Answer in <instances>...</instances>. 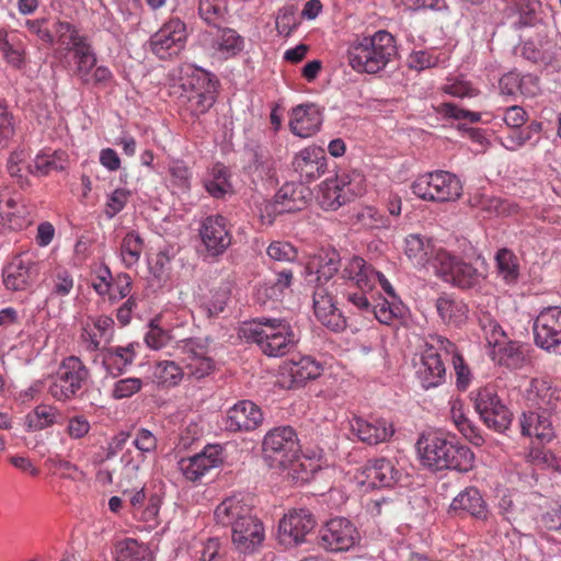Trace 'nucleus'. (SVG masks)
<instances>
[{
    "instance_id": "nucleus-1",
    "label": "nucleus",
    "mask_w": 561,
    "mask_h": 561,
    "mask_svg": "<svg viewBox=\"0 0 561 561\" xmlns=\"http://www.w3.org/2000/svg\"><path fill=\"white\" fill-rule=\"evenodd\" d=\"M398 55L394 37L387 31L357 35L347 46L348 65L356 72L375 75L383 70Z\"/></svg>"
},
{
    "instance_id": "nucleus-2",
    "label": "nucleus",
    "mask_w": 561,
    "mask_h": 561,
    "mask_svg": "<svg viewBox=\"0 0 561 561\" xmlns=\"http://www.w3.org/2000/svg\"><path fill=\"white\" fill-rule=\"evenodd\" d=\"M241 332L247 341L255 343L263 354L271 357L288 354L298 342L288 322L276 318H260L244 323Z\"/></svg>"
},
{
    "instance_id": "nucleus-3",
    "label": "nucleus",
    "mask_w": 561,
    "mask_h": 561,
    "mask_svg": "<svg viewBox=\"0 0 561 561\" xmlns=\"http://www.w3.org/2000/svg\"><path fill=\"white\" fill-rule=\"evenodd\" d=\"M435 275L443 282L459 289H472L479 287L484 279L483 273L472 264L465 262L443 248H438L432 260Z\"/></svg>"
},
{
    "instance_id": "nucleus-4",
    "label": "nucleus",
    "mask_w": 561,
    "mask_h": 561,
    "mask_svg": "<svg viewBox=\"0 0 561 561\" xmlns=\"http://www.w3.org/2000/svg\"><path fill=\"white\" fill-rule=\"evenodd\" d=\"M68 61L71 75L84 87L106 88L114 81V75L108 67L98 66L96 53L90 42L71 53Z\"/></svg>"
},
{
    "instance_id": "nucleus-5",
    "label": "nucleus",
    "mask_w": 561,
    "mask_h": 561,
    "mask_svg": "<svg viewBox=\"0 0 561 561\" xmlns=\"http://www.w3.org/2000/svg\"><path fill=\"white\" fill-rule=\"evenodd\" d=\"M90 377L89 369L77 356L65 358L49 385L48 392L57 401L76 398Z\"/></svg>"
},
{
    "instance_id": "nucleus-6",
    "label": "nucleus",
    "mask_w": 561,
    "mask_h": 561,
    "mask_svg": "<svg viewBox=\"0 0 561 561\" xmlns=\"http://www.w3.org/2000/svg\"><path fill=\"white\" fill-rule=\"evenodd\" d=\"M471 400L480 420L495 432H504L512 423V412L497 394L494 385L480 387L471 392Z\"/></svg>"
},
{
    "instance_id": "nucleus-7",
    "label": "nucleus",
    "mask_w": 561,
    "mask_h": 561,
    "mask_svg": "<svg viewBox=\"0 0 561 561\" xmlns=\"http://www.w3.org/2000/svg\"><path fill=\"white\" fill-rule=\"evenodd\" d=\"M42 270L35 254L19 252L10 257L2 270L3 285L10 291H26L37 282Z\"/></svg>"
},
{
    "instance_id": "nucleus-8",
    "label": "nucleus",
    "mask_w": 561,
    "mask_h": 561,
    "mask_svg": "<svg viewBox=\"0 0 561 561\" xmlns=\"http://www.w3.org/2000/svg\"><path fill=\"white\" fill-rule=\"evenodd\" d=\"M180 102L192 115L207 112L215 103V90L208 73L194 70L192 75L181 78Z\"/></svg>"
},
{
    "instance_id": "nucleus-9",
    "label": "nucleus",
    "mask_w": 561,
    "mask_h": 561,
    "mask_svg": "<svg viewBox=\"0 0 561 561\" xmlns=\"http://www.w3.org/2000/svg\"><path fill=\"white\" fill-rule=\"evenodd\" d=\"M187 37L186 24L171 18L150 37V49L160 59H171L184 49Z\"/></svg>"
},
{
    "instance_id": "nucleus-10",
    "label": "nucleus",
    "mask_w": 561,
    "mask_h": 561,
    "mask_svg": "<svg viewBox=\"0 0 561 561\" xmlns=\"http://www.w3.org/2000/svg\"><path fill=\"white\" fill-rule=\"evenodd\" d=\"M352 179L350 174L343 173L334 179H327L320 184L318 201L322 209L336 210L350 203L357 195L362 194V179Z\"/></svg>"
},
{
    "instance_id": "nucleus-11",
    "label": "nucleus",
    "mask_w": 561,
    "mask_h": 561,
    "mask_svg": "<svg viewBox=\"0 0 561 561\" xmlns=\"http://www.w3.org/2000/svg\"><path fill=\"white\" fill-rule=\"evenodd\" d=\"M359 541L356 527L346 518H333L321 527L318 537L320 547L328 551H347Z\"/></svg>"
},
{
    "instance_id": "nucleus-12",
    "label": "nucleus",
    "mask_w": 561,
    "mask_h": 561,
    "mask_svg": "<svg viewBox=\"0 0 561 561\" xmlns=\"http://www.w3.org/2000/svg\"><path fill=\"white\" fill-rule=\"evenodd\" d=\"M519 426L520 433L531 438V453H535V456L552 454L550 449L546 450V447L554 440L556 434L551 421L545 413L524 412L519 419Z\"/></svg>"
},
{
    "instance_id": "nucleus-13",
    "label": "nucleus",
    "mask_w": 561,
    "mask_h": 561,
    "mask_svg": "<svg viewBox=\"0 0 561 561\" xmlns=\"http://www.w3.org/2000/svg\"><path fill=\"white\" fill-rule=\"evenodd\" d=\"M331 287L325 283L313 285V312L322 325L333 332H342L346 328V319L335 305Z\"/></svg>"
},
{
    "instance_id": "nucleus-14",
    "label": "nucleus",
    "mask_w": 561,
    "mask_h": 561,
    "mask_svg": "<svg viewBox=\"0 0 561 561\" xmlns=\"http://www.w3.org/2000/svg\"><path fill=\"white\" fill-rule=\"evenodd\" d=\"M199 236L210 256L224 254L232 242L228 220L221 215H210L204 218L199 226Z\"/></svg>"
},
{
    "instance_id": "nucleus-15",
    "label": "nucleus",
    "mask_w": 561,
    "mask_h": 561,
    "mask_svg": "<svg viewBox=\"0 0 561 561\" xmlns=\"http://www.w3.org/2000/svg\"><path fill=\"white\" fill-rule=\"evenodd\" d=\"M534 339L542 350L561 345V307H548L539 312L534 322Z\"/></svg>"
},
{
    "instance_id": "nucleus-16",
    "label": "nucleus",
    "mask_w": 561,
    "mask_h": 561,
    "mask_svg": "<svg viewBox=\"0 0 561 561\" xmlns=\"http://www.w3.org/2000/svg\"><path fill=\"white\" fill-rule=\"evenodd\" d=\"M123 495L128 497L131 514L135 519L145 523V527L153 529L159 525V512L162 497L158 493L147 495L144 488L124 490Z\"/></svg>"
},
{
    "instance_id": "nucleus-17",
    "label": "nucleus",
    "mask_w": 561,
    "mask_h": 561,
    "mask_svg": "<svg viewBox=\"0 0 561 561\" xmlns=\"http://www.w3.org/2000/svg\"><path fill=\"white\" fill-rule=\"evenodd\" d=\"M32 222L30 209L9 188L0 191V232L22 230Z\"/></svg>"
},
{
    "instance_id": "nucleus-18",
    "label": "nucleus",
    "mask_w": 561,
    "mask_h": 561,
    "mask_svg": "<svg viewBox=\"0 0 561 561\" xmlns=\"http://www.w3.org/2000/svg\"><path fill=\"white\" fill-rule=\"evenodd\" d=\"M263 422L261 408L251 400H240L226 412L225 427L229 432H251Z\"/></svg>"
},
{
    "instance_id": "nucleus-19",
    "label": "nucleus",
    "mask_w": 561,
    "mask_h": 561,
    "mask_svg": "<svg viewBox=\"0 0 561 561\" xmlns=\"http://www.w3.org/2000/svg\"><path fill=\"white\" fill-rule=\"evenodd\" d=\"M291 165L301 181L310 183L325 173L328 159L321 147L308 146L295 154Z\"/></svg>"
},
{
    "instance_id": "nucleus-20",
    "label": "nucleus",
    "mask_w": 561,
    "mask_h": 561,
    "mask_svg": "<svg viewBox=\"0 0 561 561\" xmlns=\"http://www.w3.org/2000/svg\"><path fill=\"white\" fill-rule=\"evenodd\" d=\"M342 279L353 283L356 288L363 290H373L376 286L378 271L359 255L353 254L344 257Z\"/></svg>"
},
{
    "instance_id": "nucleus-21",
    "label": "nucleus",
    "mask_w": 561,
    "mask_h": 561,
    "mask_svg": "<svg viewBox=\"0 0 561 561\" xmlns=\"http://www.w3.org/2000/svg\"><path fill=\"white\" fill-rule=\"evenodd\" d=\"M344 259L336 250L321 251L307 266L309 283L332 286L331 279L342 271Z\"/></svg>"
},
{
    "instance_id": "nucleus-22",
    "label": "nucleus",
    "mask_w": 561,
    "mask_h": 561,
    "mask_svg": "<svg viewBox=\"0 0 561 561\" xmlns=\"http://www.w3.org/2000/svg\"><path fill=\"white\" fill-rule=\"evenodd\" d=\"M526 400L542 413H550L557 410L561 403V389L547 379L535 378L526 389Z\"/></svg>"
},
{
    "instance_id": "nucleus-23",
    "label": "nucleus",
    "mask_w": 561,
    "mask_h": 561,
    "mask_svg": "<svg viewBox=\"0 0 561 561\" xmlns=\"http://www.w3.org/2000/svg\"><path fill=\"white\" fill-rule=\"evenodd\" d=\"M350 430L359 440L369 445L387 442L394 434L393 424L385 419L369 422L359 416H353L350 420Z\"/></svg>"
},
{
    "instance_id": "nucleus-24",
    "label": "nucleus",
    "mask_w": 561,
    "mask_h": 561,
    "mask_svg": "<svg viewBox=\"0 0 561 561\" xmlns=\"http://www.w3.org/2000/svg\"><path fill=\"white\" fill-rule=\"evenodd\" d=\"M264 540L262 523L253 515L232 527V542L243 553L253 552Z\"/></svg>"
},
{
    "instance_id": "nucleus-25",
    "label": "nucleus",
    "mask_w": 561,
    "mask_h": 561,
    "mask_svg": "<svg viewBox=\"0 0 561 561\" xmlns=\"http://www.w3.org/2000/svg\"><path fill=\"white\" fill-rule=\"evenodd\" d=\"M264 453L291 454L297 456L301 451L297 433L291 426H278L270 430L262 442Z\"/></svg>"
},
{
    "instance_id": "nucleus-26",
    "label": "nucleus",
    "mask_w": 561,
    "mask_h": 561,
    "mask_svg": "<svg viewBox=\"0 0 561 561\" xmlns=\"http://www.w3.org/2000/svg\"><path fill=\"white\" fill-rule=\"evenodd\" d=\"M266 458L270 468H279L297 482H307L320 470L322 458Z\"/></svg>"
},
{
    "instance_id": "nucleus-27",
    "label": "nucleus",
    "mask_w": 561,
    "mask_h": 561,
    "mask_svg": "<svg viewBox=\"0 0 561 561\" xmlns=\"http://www.w3.org/2000/svg\"><path fill=\"white\" fill-rule=\"evenodd\" d=\"M322 124V116L317 105L300 104L293 108L289 121L290 131L307 138L318 131Z\"/></svg>"
},
{
    "instance_id": "nucleus-28",
    "label": "nucleus",
    "mask_w": 561,
    "mask_h": 561,
    "mask_svg": "<svg viewBox=\"0 0 561 561\" xmlns=\"http://www.w3.org/2000/svg\"><path fill=\"white\" fill-rule=\"evenodd\" d=\"M393 467L386 458H375L371 465L363 467L351 479H354L357 484L370 489L388 486L391 484L393 477Z\"/></svg>"
},
{
    "instance_id": "nucleus-29",
    "label": "nucleus",
    "mask_w": 561,
    "mask_h": 561,
    "mask_svg": "<svg viewBox=\"0 0 561 561\" xmlns=\"http://www.w3.org/2000/svg\"><path fill=\"white\" fill-rule=\"evenodd\" d=\"M417 374L425 389L437 387L444 382L446 368L442 354L433 345H428L424 350Z\"/></svg>"
},
{
    "instance_id": "nucleus-30",
    "label": "nucleus",
    "mask_w": 561,
    "mask_h": 561,
    "mask_svg": "<svg viewBox=\"0 0 561 561\" xmlns=\"http://www.w3.org/2000/svg\"><path fill=\"white\" fill-rule=\"evenodd\" d=\"M215 519L224 526L237 525V522L251 516V505L245 502V497L241 494L232 495L225 499L215 510Z\"/></svg>"
},
{
    "instance_id": "nucleus-31",
    "label": "nucleus",
    "mask_w": 561,
    "mask_h": 561,
    "mask_svg": "<svg viewBox=\"0 0 561 561\" xmlns=\"http://www.w3.org/2000/svg\"><path fill=\"white\" fill-rule=\"evenodd\" d=\"M461 450L462 448H457L451 440L438 432L424 433L416 442L419 456H466Z\"/></svg>"
},
{
    "instance_id": "nucleus-32",
    "label": "nucleus",
    "mask_w": 561,
    "mask_h": 561,
    "mask_svg": "<svg viewBox=\"0 0 561 561\" xmlns=\"http://www.w3.org/2000/svg\"><path fill=\"white\" fill-rule=\"evenodd\" d=\"M316 526V519L308 510H294L285 515L279 523V531L295 542L304 540L305 536Z\"/></svg>"
},
{
    "instance_id": "nucleus-33",
    "label": "nucleus",
    "mask_w": 561,
    "mask_h": 561,
    "mask_svg": "<svg viewBox=\"0 0 561 561\" xmlns=\"http://www.w3.org/2000/svg\"><path fill=\"white\" fill-rule=\"evenodd\" d=\"M528 345L508 340L500 347L491 350L489 355L499 365L517 369L528 362Z\"/></svg>"
},
{
    "instance_id": "nucleus-34",
    "label": "nucleus",
    "mask_w": 561,
    "mask_h": 561,
    "mask_svg": "<svg viewBox=\"0 0 561 561\" xmlns=\"http://www.w3.org/2000/svg\"><path fill=\"white\" fill-rule=\"evenodd\" d=\"M114 320L108 316H99L91 319L81 332V339L85 350L90 352L98 351L103 340L112 336Z\"/></svg>"
},
{
    "instance_id": "nucleus-35",
    "label": "nucleus",
    "mask_w": 561,
    "mask_h": 561,
    "mask_svg": "<svg viewBox=\"0 0 561 561\" xmlns=\"http://www.w3.org/2000/svg\"><path fill=\"white\" fill-rule=\"evenodd\" d=\"M435 308L440 320L446 324L459 327L468 319L467 304L450 294L440 295L436 299Z\"/></svg>"
},
{
    "instance_id": "nucleus-36",
    "label": "nucleus",
    "mask_w": 561,
    "mask_h": 561,
    "mask_svg": "<svg viewBox=\"0 0 561 561\" xmlns=\"http://www.w3.org/2000/svg\"><path fill=\"white\" fill-rule=\"evenodd\" d=\"M352 227L356 231H379L389 229L391 221L381 210L374 206H363L351 217Z\"/></svg>"
},
{
    "instance_id": "nucleus-37",
    "label": "nucleus",
    "mask_w": 561,
    "mask_h": 561,
    "mask_svg": "<svg viewBox=\"0 0 561 561\" xmlns=\"http://www.w3.org/2000/svg\"><path fill=\"white\" fill-rule=\"evenodd\" d=\"M136 358L135 344L127 346H112L102 353L103 365L108 374L118 376L130 366Z\"/></svg>"
},
{
    "instance_id": "nucleus-38",
    "label": "nucleus",
    "mask_w": 561,
    "mask_h": 561,
    "mask_svg": "<svg viewBox=\"0 0 561 561\" xmlns=\"http://www.w3.org/2000/svg\"><path fill=\"white\" fill-rule=\"evenodd\" d=\"M67 54H71L90 43L89 37L67 21H57L54 24V42Z\"/></svg>"
},
{
    "instance_id": "nucleus-39",
    "label": "nucleus",
    "mask_w": 561,
    "mask_h": 561,
    "mask_svg": "<svg viewBox=\"0 0 561 561\" xmlns=\"http://www.w3.org/2000/svg\"><path fill=\"white\" fill-rule=\"evenodd\" d=\"M308 195L309 190L302 184L286 183L278 190L275 197L280 205V211L294 213L307 206Z\"/></svg>"
},
{
    "instance_id": "nucleus-40",
    "label": "nucleus",
    "mask_w": 561,
    "mask_h": 561,
    "mask_svg": "<svg viewBox=\"0 0 561 561\" xmlns=\"http://www.w3.org/2000/svg\"><path fill=\"white\" fill-rule=\"evenodd\" d=\"M115 561H153V554L148 545L134 538H124L114 543Z\"/></svg>"
},
{
    "instance_id": "nucleus-41",
    "label": "nucleus",
    "mask_w": 561,
    "mask_h": 561,
    "mask_svg": "<svg viewBox=\"0 0 561 561\" xmlns=\"http://www.w3.org/2000/svg\"><path fill=\"white\" fill-rule=\"evenodd\" d=\"M437 250L420 234H409L405 238L404 253L414 266L424 267L427 263L432 266Z\"/></svg>"
},
{
    "instance_id": "nucleus-42",
    "label": "nucleus",
    "mask_w": 561,
    "mask_h": 561,
    "mask_svg": "<svg viewBox=\"0 0 561 561\" xmlns=\"http://www.w3.org/2000/svg\"><path fill=\"white\" fill-rule=\"evenodd\" d=\"M0 53L12 67L23 65L25 50L18 32L0 28Z\"/></svg>"
},
{
    "instance_id": "nucleus-43",
    "label": "nucleus",
    "mask_w": 561,
    "mask_h": 561,
    "mask_svg": "<svg viewBox=\"0 0 561 561\" xmlns=\"http://www.w3.org/2000/svg\"><path fill=\"white\" fill-rule=\"evenodd\" d=\"M449 510L455 513L467 512L472 516L482 517L485 514V504L478 489L467 488L451 501Z\"/></svg>"
},
{
    "instance_id": "nucleus-44",
    "label": "nucleus",
    "mask_w": 561,
    "mask_h": 561,
    "mask_svg": "<svg viewBox=\"0 0 561 561\" xmlns=\"http://www.w3.org/2000/svg\"><path fill=\"white\" fill-rule=\"evenodd\" d=\"M244 46L243 37L233 28H218L211 47L225 58L238 55Z\"/></svg>"
},
{
    "instance_id": "nucleus-45",
    "label": "nucleus",
    "mask_w": 561,
    "mask_h": 561,
    "mask_svg": "<svg viewBox=\"0 0 561 561\" xmlns=\"http://www.w3.org/2000/svg\"><path fill=\"white\" fill-rule=\"evenodd\" d=\"M68 165V154L62 150L38 153L33 161V174L45 176L51 172L64 171Z\"/></svg>"
},
{
    "instance_id": "nucleus-46",
    "label": "nucleus",
    "mask_w": 561,
    "mask_h": 561,
    "mask_svg": "<svg viewBox=\"0 0 561 561\" xmlns=\"http://www.w3.org/2000/svg\"><path fill=\"white\" fill-rule=\"evenodd\" d=\"M462 185L460 180L447 171H438L436 191L433 193L432 202H450L461 196Z\"/></svg>"
},
{
    "instance_id": "nucleus-47",
    "label": "nucleus",
    "mask_w": 561,
    "mask_h": 561,
    "mask_svg": "<svg viewBox=\"0 0 561 561\" xmlns=\"http://www.w3.org/2000/svg\"><path fill=\"white\" fill-rule=\"evenodd\" d=\"M293 382L304 385L308 380L318 378L321 375L322 367L311 356H299L298 359L293 358L288 368Z\"/></svg>"
},
{
    "instance_id": "nucleus-48",
    "label": "nucleus",
    "mask_w": 561,
    "mask_h": 561,
    "mask_svg": "<svg viewBox=\"0 0 561 561\" xmlns=\"http://www.w3.org/2000/svg\"><path fill=\"white\" fill-rule=\"evenodd\" d=\"M229 283H221L218 287L211 288L207 295L201 298V309L206 317H216L225 310L230 298Z\"/></svg>"
},
{
    "instance_id": "nucleus-49",
    "label": "nucleus",
    "mask_w": 561,
    "mask_h": 561,
    "mask_svg": "<svg viewBox=\"0 0 561 561\" xmlns=\"http://www.w3.org/2000/svg\"><path fill=\"white\" fill-rule=\"evenodd\" d=\"M222 458H180L178 465L190 481H197L211 469L219 467Z\"/></svg>"
},
{
    "instance_id": "nucleus-50",
    "label": "nucleus",
    "mask_w": 561,
    "mask_h": 561,
    "mask_svg": "<svg viewBox=\"0 0 561 561\" xmlns=\"http://www.w3.org/2000/svg\"><path fill=\"white\" fill-rule=\"evenodd\" d=\"M205 188L215 198H222L227 194H231L232 184L229 170L224 164L216 163L209 172V178L205 181Z\"/></svg>"
},
{
    "instance_id": "nucleus-51",
    "label": "nucleus",
    "mask_w": 561,
    "mask_h": 561,
    "mask_svg": "<svg viewBox=\"0 0 561 561\" xmlns=\"http://www.w3.org/2000/svg\"><path fill=\"white\" fill-rule=\"evenodd\" d=\"M60 411L53 405L39 404L25 416L24 425L28 431H41L58 423Z\"/></svg>"
},
{
    "instance_id": "nucleus-52",
    "label": "nucleus",
    "mask_w": 561,
    "mask_h": 561,
    "mask_svg": "<svg viewBox=\"0 0 561 561\" xmlns=\"http://www.w3.org/2000/svg\"><path fill=\"white\" fill-rule=\"evenodd\" d=\"M528 84L536 85L535 79L530 76H520L515 71L504 75L499 82L500 92L506 96H514L517 93L524 95L534 94L535 91Z\"/></svg>"
},
{
    "instance_id": "nucleus-53",
    "label": "nucleus",
    "mask_w": 561,
    "mask_h": 561,
    "mask_svg": "<svg viewBox=\"0 0 561 561\" xmlns=\"http://www.w3.org/2000/svg\"><path fill=\"white\" fill-rule=\"evenodd\" d=\"M470 205L478 207L489 215L507 216L516 211V206L506 199L483 194L470 197Z\"/></svg>"
},
{
    "instance_id": "nucleus-54",
    "label": "nucleus",
    "mask_w": 561,
    "mask_h": 561,
    "mask_svg": "<svg viewBox=\"0 0 561 561\" xmlns=\"http://www.w3.org/2000/svg\"><path fill=\"white\" fill-rule=\"evenodd\" d=\"M497 273L506 284L516 283L519 276V263L513 251L500 249L495 255Z\"/></svg>"
},
{
    "instance_id": "nucleus-55",
    "label": "nucleus",
    "mask_w": 561,
    "mask_h": 561,
    "mask_svg": "<svg viewBox=\"0 0 561 561\" xmlns=\"http://www.w3.org/2000/svg\"><path fill=\"white\" fill-rule=\"evenodd\" d=\"M404 314V306L397 299H382L381 302L371 307L368 316H374L381 324L390 325Z\"/></svg>"
},
{
    "instance_id": "nucleus-56",
    "label": "nucleus",
    "mask_w": 561,
    "mask_h": 561,
    "mask_svg": "<svg viewBox=\"0 0 561 561\" xmlns=\"http://www.w3.org/2000/svg\"><path fill=\"white\" fill-rule=\"evenodd\" d=\"M30 154L24 149L13 151L8 159V172L18 179L21 186L27 184V175L33 174V164L28 162Z\"/></svg>"
},
{
    "instance_id": "nucleus-57",
    "label": "nucleus",
    "mask_w": 561,
    "mask_h": 561,
    "mask_svg": "<svg viewBox=\"0 0 561 561\" xmlns=\"http://www.w3.org/2000/svg\"><path fill=\"white\" fill-rule=\"evenodd\" d=\"M227 13V0H199L198 14L207 24L219 25Z\"/></svg>"
},
{
    "instance_id": "nucleus-58",
    "label": "nucleus",
    "mask_w": 561,
    "mask_h": 561,
    "mask_svg": "<svg viewBox=\"0 0 561 561\" xmlns=\"http://www.w3.org/2000/svg\"><path fill=\"white\" fill-rule=\"evenodd\" d=\"M144 250V240L136 231H129L122 240L121 255L127 267L135 265Z\"/></svg>"
},
{
    "instance_id": "nucleus-59",
    "label": "nucleus",
    "mask_w": 561,
    "mask_h": 561,
    "mask_svg": "<svg viewBox=\"0 0 561 561\" xmlns=\"http://www.w3.org/2000/svg\"><path fill=\"white\" fill-rule=\"evenodd\" d=\"M153 376L159 383L176 386L183 379V368L173 360H160L153 367Z\"/></svg>"
},
{
    "instance_id": "nucleus-60",
    "label": "nucleus",
    "mask_w": 561,
    "mask_h": 561,
    "mask_svg": "<svg viewBox=\"0 0 561 561\" xmlns=\"http://www.w3.org/2000/svg\"><path fill=\"white\" fill-rule=\"evenodd\" d=\"M479 322L486 344L491 350L497 348L508 341V337L502 327L490 314H483Z\"/></svg>"
},
{
    "instance_id": "nucleus-61",
    "label": "nucleus",
    "mask_w": 561,
    "mask_h": 561,
    "mask_svg": "<svg viewBox=\"0 0 561 561\" xmlns=\"http://www.w3.org/2000/svg\"><path fill=\"white\" fill-rule=\"evenodd\" d=\"M442 91L458 99H476L481 94V91L474 87L470 81L462 78L448 79L442 87Z\"/></svg>"
},
{
    "instance_id": "nucleus-62",
    "label": "nucleus",
    "mask_w": 561,
    "mask_h": 561,
    "mask_svg": "<svg viewBox=\"0 0 561 561\" xmlns=\"http://www.w3.org/2000/svg\"><path fill=\"white\" fill-rule=\"evenodd\" d=\"M451 419L457 428L468 438H470L476 445L482 440V437L476 434V428L471 424L470 420L466 416L462 404L460 402H454L450 409Z\"/></svg>"
},
{
    "instance_id": "nucleus-63",
    "label": "nucleus",
    "mask_w": 561,
    "mask_h": 561,
    "mask_svg": "<svg viewBox=\"0 0 561 561\" xmlns=\"http://www.w3.org/2000/svg\"><path fill=\"white\" fill-rule=\"evenodd\" d=\"M437 178L438 171L417 176L411 185L413 194L424 201H432L433 193L436 191Z\"/></svg>"
},
{
    "instance_id": "nucleus-64",
    "label": "nucleus",
    "mask_w": 561,
    "mask_h": 561,
    "mask_svg": "<svg viewBox=\"0 0 561 561\" xmlns=\"http://www.w3.org/2000/svg\"><path fill=\"white\" fill-rule=\"evenodd\" d=\"M73 277L69 271L58 267L51 275V291L50 294L56 297L68 296L73 288Z\"/></svg>"
}]
</instances>
